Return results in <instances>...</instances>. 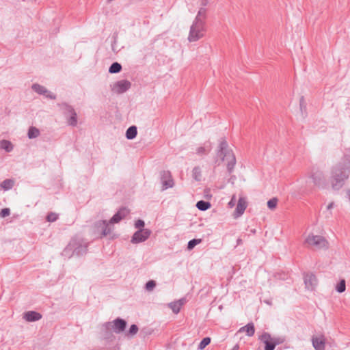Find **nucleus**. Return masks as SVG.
<instances>
[{"mask_svg": "<svg viewBox=\"0 0 350 350\" xmlns=\"http://www.w3.org/2000/svg\"><path fill=\"white\" fill-rule=\"evenodd\" d=\"M216 162L218 164L222 163L225 165L229 172L232 170L235 164V157L226 141H222L219 144V150L216 155Z\"/></svg>", "mask_w": 350, "mask_h": 350, "instance_id": "f257e3e1", "label": "nucleus"}, {"mask_svg": "<svg viewBox=\"0 0 350 350\" xmlns=\"http://www.w3.org/2000/svg\"><path fill=\"white\" fill-rule=\"evenodd\" d=\"M350 170L347 168L344 170H340L338 168H334L332 171V176L329 180V183L334 189L340 188L343 182L348 178Z\"/></svg>", "mask_w": 350, "mask_h": 350, "instance_id": "f03ea898", "label": "nucleus"}, {"mask_svg": "<svg viewBox=\"0 0 350 350\" xmlns=\"http://www.w3.org/2000/svg\"><path fill=\"white\" fill-rule=\"evenodd\" d=\"M204 21L195 20L190 28L188 40L189 42H196L203 37Z\"/></svg>", "mask_w": 350, "mask_h": 350, "instance_id": "7ed1b4c3", "label": "nucleus"}, {"mask_svg": "<svg viewBox=\"0 0 350 350\" xmlns=\"http://www.w3.org/2000/svg\"><path fill=\"white\" fill-rule=\"evenodd\" d=\"M58 107L66 117L70 116L68 118V124L76 126L77 124V116L73 107L66 103H59L58 104Z\"/></svg>", "mask_w": 350, "mask_h": 350, "instance_id": "20e7f679", "label": "nucleus"}, {"mask_svg": "<svg viewBox=\"0 0 350 350\" xmlns=\"http://www.w3.org/2000/svg\"><path fill=\"white\" fill-rule=\"evenodd\" d=\"M260 340L265 345V350H273L277 345L282 342L281 339L272 337L267 333H265L261 335Z\"/></svg>", "mask_w": 350, "mask_h": 350, "instance_id": "39448f33", "label": "nucleus"}, {"mask_svg": "<svg viewBox=\"0 0 350 350\" xmlns=\"http://www.w3.org/2000/svg\"><path fill=\"white\" fill-rule=\"evenodd\" d=\"M305 243L309 247H320L325 246L326 241L321 236L310 234L306 237Z\"/></svg>", "mask_w": 350, "mask_h": 350, "instance_id": "423d86ee", "label": "nucleus"}, {"mask_svg": "<svg viewBox=\"0 0 350 350\" xmlns=\"http://www.w3.org/2000/svg\"><path fill=\"white\" fill-rule=\"evenodd\" d=\"M310 177L314 186L322 189L327 187L328 183L325 176L322 172H314Z\"/></svg>", "mask_w": 350, "mask_h": 350, "instance_id": "0eeeda50", "label": "nucleus"}, {"mask_svg": "<svg viewBox=\"0 0 350 350\" xmlns=\"http://www.w3.org/2000/svg\"><path fill=\"white\" fill-rule=\"evenodd\" d=\"M131 87V83L128 80H120L112 85L111 90L118 94H121L126 92Z\"/></svg>", "mask_w": 350, "mask_h": 350, "instance_id": "6e6552de", "label": "nucleus"}, {"mask_svg": "<svg viewBox=\"0 0 350 350\" xmlns=\"http://www.w3.org/2000/svg\"><path fill=\"white\" fill-rule=\"evenodd\" d=\"M151 231L149 229H140L134 233L131 242L138 243L145 241L150 235Z\"/></svg>", "mask_w": 350, "mask_h": 350, "instance_id": "1a4fd4ad", "label": "nucleus"}, {"mask_svg": "<svg viewBox=\"0 0 350 350\" xmlns=\"http://www.w3.org/2000/svg\"><path fill=\"white\" fill-rule=\"evenodd\" d=\"M31 88L38 94L44 95L48 98L53 100L56 98V96L54 94L50 92L45 87L40 84L34 83L32 85Z\"/></svg>", "mask_w": 350, "mask_h": 350, "instance_id": "9d476101", "label": "nucleus"}, {"mask_svg": "<svg viewBox=\"0 0 350 350\" xmlns=\"http://www.w3.org/2000/svg\"><path fill=\"white\" fill-rule=\"evenodd\" d=\"M247 206V202L246 198L245 197H240L238 200L237 205L236 209L234 213V217L235 218H237V217H240L241 215H242L243 214L245 210L246 209Z\"/></svg>", "mask_w": 350, "mask_h": 350, "instance_id": "9b49d317", "label": "nucleus"}, {"mask_svg": "<svg viewBox=\"0 0 350 350\" xmlns=\"http://www.w3.org/2000/svg\"><path fill=\"white\" fill-rule=\"evenodd\" d=\"M312 343L315 350H325V338L323 335L313 336Z\"/></svg>", "mask_w": 350, "mask_h": 350, "instance_id": "f8f14e48", "label": "nucleus"}, {"mask_svg": "<svg viewBox=\"0 0 350 350\" xmlns=\"http://www.w3.org/2000/svg\"><path fill=\"white\" fill-rule=\"evenodd\" d=\"M245 333L246 336L251 337L255 333V327L254 323H250L247 324L246 325L241 327L237 334Z\"/></svg>", "mask_w": 350, "mask_h": 350, "instance_id": "ddd939ff", "label": "nucleus"}, {"mask_svg": "<svg viewBox=\"0 0 350 350\" xmlns=\"http://www.w3.org/2000/svg\"><path fill=\"white\" fill-rule=\"evenodd\" d=\"M129 213L126 208L120 209L110 220V223L115 224L119 222L122 218L125 217Z\"/></svg>", "mask_w": 350, "mask_h": 350, "instance_id": "4468645a", "label": "nucleus"}, {"mask_svg": "<svg viewBox=\"0 0 350 350\" xmlns=\"http://www.w3.org/2000/svg\"><path fill=\"white\" fill-rule=\"evenodd\" d=\"M24 319L29 322L38 321L42 318V315L35 311H28L24 314Z\"/></svg>", "mask_w": 350, "mask_h": 350, "instance_id": "2eb2a0df", "label": "nucleus"}, {"mask_svg": "<svg viewBox=\"0 0 350 350\" xmlns=\"http://www.w3.org/2000/svg\"><path fill=\"white\" fill-rule=\"evenodd\" d=\"M305 284L308 289L312 290L317 284V280L314 275H308L305 278Z\"/></svg>", "mask_w": 350, "mask_h": 350, "instance_id": "dca6fc26", "label": "nucleus"}, {"mask_svg": "<svg viewBox=\"0 0 350 350\" xmlns=\"http://www.w3.org/2000/svg\"><path fill=\"white\" fill-rule=\"evenodd\" d=\"M113 323V329L114 330V332H122L125 327H126V321L122 320V319H118L115 321H113L112 322Z\"/></svg>", "mask_w": 350, "mask_h": 350, "instance_id": "f3484780", "label": "nucleus"}, {"mask_svg": "<svg viewBox=\"0 0 350 350\" xmlns=\"http://www.w3.org/2000/svg\"><path fill=\"white\" fill-rule=\"evenodd\" d=\"M183 303L180 301H176L169 304V307L172 310L175 314H178L183 306Z\"/></svg>", "mask_w": 350, "mask_h": 350, "instance_id": "a211bd4d", "label": "nucleus"}, {"mask_svg": "<svg viewBox=\"0 0 350 350\" xmlns=\"http://www.w3.org/2000/svg\"><path fill=\"white\" fill-rule=\"evenodd\" d=\"M299 109L303 116H307V104L304 96H301L299 99Z\"/></svg>", "mask_w": 350, "mask_h": 350, "instance_id": "6ab92c4d", "label": "nucleus"}, {"mask_svg": "<svg viewBox=\"0 0 350 350\" xmlns=\"http://www.w3.org/2000/svg\"><path fill=\"white\" fill-rule=\"evenodd\" d=\"M122 70V66L118 62H113L109 68V72L111 74L118 73Z\"/></svg>", "mask_w": 350, "mask_h": 350, "instance_id": "aec40b11", "label": "nucleus"}, {"mask_svg": "<svg viewBox=\"0 0 350 350\" xmlns=\"http://www.w3.org/2000/svg\"><path fill=\"white\" fill-rule=\"evenodd\" d=\"M196 206L199 210L206 211L211 207V204L205 201H199L196 204Z\"/></svg>", "mask_w": 350, "mask_h": 350, "instance_id": "412c9836", "label": "nucleus"}, {"mask_svg": "<svg viewBox=\"0 0 350 350\" xmlns=\"http://www.w3.org/2000/svg\"><path fill=\"white\" fill-rule=\"evenodd\" d=\"M0 148L10 152L13 149V146L10 142L3 140L0 142Z\"/></svg>", "mask_w": 350, "mask_h": 350, "instance_id": "4be33fe9", "label": "nucleus"}, {"mask_svg": "<svg viewBox=\"0 0 350 350\" xmlns=\"http://www.w3.org/2000/svg\"><path fill=\"white\" fill-rule=\"evenodd\" d=\"M14 185V181L12 180H10V179H7L5 180H4L1 186L3 189H4L5 190H8V189H11Z\"/></svg>", "mask_w": 350, "mask_h": 350, "instance_id": "5701e85b", "label": "nucleus"}, {"mask_svg": "<svg viewBox=\"0 0 350 350\" xmlns=\"http://www.w3.org/2000/svg\"><path fill=\"white\" fill-rule=\"evenodd\" d=\"M205 16H206V9L202 8L199 10L195 20L198 19L200 21H204Z\"/></svg>", "mask_w": 350, "mask_h": 350, "instance_id": "b1692460", "label": "nucleus"}, {"mask_svg": "<svg viewBox=\"0 0 350 350\" xmlns=\"http://www.w3.org/2000/svg\"><path fill=\"white\" fill-rule=\"evenodd\" d=\"M211 342V338L209 337H206L203 338V340L200 342L198 346V349L200 350H203L207 345H208Z\"/></svg>", "mask_w": 350, "mask_h": 350, "instance_id": "393cba45", "label": "nucleus"}, {"mask_svg": "<svg viewBox=\"0 0 350 350\" xmlns=\"http://www.w3.org/2000/svg\"><path fill=\"white\" fill-rule=\"evenodd\" d=\"M278 199L275 198H273L271 200H269L268 202H267V206L269 209L271 210H274L276 206H277V204H278Z\"/></svg>", "mask_w": 350, "mask_h": 350, "instance_id": "a878e982", "label": "nucleus"}, {"mask_svg": "<svg viewBox=\"0 0 350 350\" xmlns=\"http://www.w3.org/2000/svg\"><path fill=\"white\" fill-rule=\"evenodd\" d=\"M336 291L338 293H343L346 289V284L345 280H340V282L336 285Z\"/></svg>", "mask_w": 350, "mask_h": 350, "instance_id": "bb28decb", "label": "nucleus"}, {"mask_svg": "<svg viewBox=\"0 0 350 350\" xmlns=\"http://www.w3.org/2000/svg\"><path fill=\"white\" fill-rule=\"evenodd\" d=\"M201 242V239H193L188 243V249L192 250L196 245Z\"/></svg>", "mask_w": 350, "mask_h": 350, "instance_id": "cd10ccee", "label": "nucleus"}, {"mask_svg": "<svg viewBox=\"0 0 350 350\" xmlns=\"http://www.w3.org/2000/svg\"><path fill=\"white\" fill-rule=\"evenodd\" d=\"M193 175L196 180H199L201 178V170L199 167H196L193 170Z\"/></svg>", "mask_w": 350, "mask_h": 350, "instance_id": "c85d7f7f", "label": "nucleus"}, {"mask_svg": "<svg viewBox=\"0 0 350 350\" xmlns=\"http://www.w3.org/2000/svg\"><path fill=\"white\" fill-rule=\"evenodd\" d=\"M156 285V283L153 280L148 281L146 283V288L148 291H152Z\"/></svg>", "mask_w": 350, "mask_h": 350, "instance_id": "c756f323", "label": "nucleus"}, {"mask_svg": "<svg viewBox=\"0 0 350 350\" xmlns=\"http://www.w3.org/2000/svg\"><path fill=\"white\" fill-rule=\"evenodd\" d=\"M57 219V215L54 213H51L48 215L47 220L48 221L53 222L55 221Z\"/></svg>", "mask_w": 350, "mask_h": 350, "instance_id": "7c9ffc66", "label": "nucleus"}, {"mask_svg": "<svg viewBox=\"0 0 350 350\" xmlns=\"http://www.w3.org/2000/svg\"><path fill=\"white\" fill-rule=\"evenodd\" d=\"M10 213V211L9 208H3L0 213V216L1 217H5L7 216H8Z\"/></svg>", "mask_w": 350, "mask_h": 350, "instance_id": "2f4dec72", "label": "nucleus"}, {"mask_svg": "<svg viewBox=\"0 0 350 350\" xmlns=\"http://www.w3.org/2000/svg\"><path fill=\"white\" fill-rule=\"evenodd\" d=\"M135 226L136 228L144 229L143 228L144 226V221L143 220L138 219L135 223Z\"/></svg>", "mask_w": 350, "mask_h": 350, "instance_id": "473e14b6", "label": "nucleus"}, {"mask_svg": "<svg viewBox=\"0 0 350 350\" xmlns=\"http://www.w3.org/2000/svg\"><path fill=\"white\" fill-rule=\"evenodd\" d=\"M138 331V327L135 325H132L129 329V333L131 335H135Z\"/></svg>", "mask_w": 350, "mask_h": 350, "instance_id": "72a5a7b5", "label": "nucleus"}, {"mask_svg": "<svg viewBox=\"0 0 350 350\" xmlns=\"http://www.w3.org/2000/svg\"><path fill=\"white\" fill-rule=\"evenodd\" d=\"M173 185V180L171 178H169L168 180L164 183V188L167 189L168 187H172Z\"/></svg>", "mask_w": 350, "mask_h": 350, "instance_id": "f704fd0d", "label": "nucleus"}, {"mask_svg": "<svg viewBox=\"0 0 350 350\" xmlns=\"http://www.w3.org/2000/svg\"><path fill=\"white\" fill-rule=\"evenodd\" d=\"M137 133H126V138L129 139H134Z\"/></svg>", "mask_w": 350, "mask_h": 350, "instance_id": "c9c22d12", "label": "nucleus"}, {"mask_svg": "<svg viewBox=\"0 0 350 350\" xmlns=\"http://www.w3.org/2000/svg\"><path fill=\"white\" fill-rule=\"evenodd\" d=\"M38 133H28V137L29 139L35 138L38 136Z\"/></svg>", "mask_w": 350, "mask_h": 350, "instance_id": "e433bc0d", "label": "nucleus"}, {"mask_svg": "<svg viewBox=\"0 0 350 350\" xmlns=\"http://www.w3.org/2000/svg\"><path fill=\"white\" fill-rule=\"evenodd\" d=\"M126 131H137V126H130Z\"/></svg>", "mask_w": 350, "mask_h": 350, "instance_id": "4c0bfd02", "label": "nucleus"}, {"mask_svg": "<svg viewBox=\"0 0 350 350\" xmlns=\"http://www.w3.org/2000/svg\"><path fill=\"white\" fill-rule=\"evenodd\" d=\"M234 196L232 198V200L229 202L228 205L230 208L233 207L234 205Z\"/></svg>", "mask_w": 350, "mask_h": 350, "instance_id": "58836bf2", "label": "nucleus"}, {"mask_svg": "<svg viewBox=\"0 0 350 350\" xmlns=\"http://www.w3.org/2000/svg\"><path fill=\"white\" fill-rule=\"evenodd\" d=\"M334 202L329 203L327 206V209L329 211L331 210L334 207Z\"/></svg>", "mask_w": 350, "mask_h": 350, "instance_id": "ea45409f", "label": "nucleus"}, {"mask_svg": "<svg viewBox=\"0 0 350 350\" xmlns=\"http://www.w3.org/2000/svg\"><path fill=\"white\" fill-rule=\"evenodd\" d=\"M28 131L31 132V131H39L38 129H36L34 126H30Z\"/></svg>", "mask_w": 350, "mask_h": 350, "instance_id": "a19ab883", "label": "nucleus"}, {"mask_svg": "<svg viewBox=\"0 0 350 350\" xmlns=\"http://www.w3.org/2000/svg\"><path fill=\"white\" fill-rule=\"evenodd\" d=\"M239 345H236L235 346H234L232 347V349L231 350H239Z\"/></svg>", "mask_w": 350, "mask_h": 350, "instance_id": "79ce46f5", "label": "nucleus"}, {"mask_svg": "<svg viewBox=\"0 0 350 350\" xmlns=\"http://www.w3.org/2000/svg\"><path fill=\"white\" fill-rule=\"evenodd\" d=\"M107 2H111V1H112L113 0H107Z\"/></svg>", "mask_w": 350, "mask_h": 350, "instance_id": "37998d69", "label": "nucleus"}]
</instances>
